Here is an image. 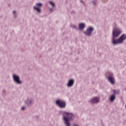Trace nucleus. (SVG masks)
Here are the masks:
<instances>
[{
  "instance_id": "nucleus-1",
  "label": "nucleus",
  "mask_w": 126,
  "mask_h": 126,
  "mask_svg": "<svg viewBox=\"0 0 126 126\" xmlns=\"http://www.w3.org/2000/svg\"><path fill=\"white\" fill-rule=\"evenodd\" d=\"M116 37L112 36V44L113 45H118V44H120L122 45L124 44V42L126 40V34H123L121 35V36L117 39H116Z\"/></svg>"
},
{
  "instance_id": "nucleus-2",
  "label": "nucleus",
  "mask_w": 126,
  "mask_h": 126,
  "mask_svg": "<svg viewBox=\"0 0 126 126\" xmlns=\"http://www.w3.org/2000/svg\"><path fill=\"white\" fill-rule=\"evenodd\" d=\"M74 120V115L73 113H68L67 117H64V124L65 126H71L70 121H73Z\"/></svg>"
},
{
  "instance_id": "nucleus-3",
  "label": "nucleus",
  "mask_w": 126,
  "mask_h": 126,
  "mask_svg": "<svg viewBox=\"0 0 126 126\" xmlns=\"http://www.w3.org/2000/svg\"><path fill=\"white\" fill-rule=\"evenodd\" d=\"M106 76L108 81L111 85H115L116 84V79L114 77V74L111 72H107L106 74Z\"/></svg>"
},
{
  "instance_id": "nucleus-4",
  "label": "nucleus",
  "mask_w": 126,
  "mask_h": 126,
  "mask_svg": "<svg viewBox=\"0 0 126 126\" xmlns=\"http://www.w3.org/2000/svg\"><path fill=\"white\" fill-rule=\"evenodd\" d=\"M55 104H56L57 106H59V108L61 109H65L66 107V103L65 101H63L60 98L56 100Z\"/></svg>"
},
{
  "instance_id": "nucleus-5",
  "label": "nucleus",
  "mask_w": 126,
  "mask_h": 126,
  "mask_svg": "<svg viewBox=\"0 0 126 126\" xmlns=\"http://www.w3.org/2000/svg\"><path fill=\"white\" fill-rule=\"evenodd\" d=\"M12 78L14 82L16 84H18V85H21V84H22V81L20 80V76H19V75L16 74H13Z\"/></svg>"
},
{
  "instance_id": "nucleus-6",
  "label": "nucleus",
  "mask_w": 126,
  "mask_h": 126,
  "mask_svg": "<svg viewBox=\"0 0 126 126\" xmlns=\"http://www.w3.org/2000/svg\"><path fill=\"white\" fill-rule=\"evenodd\" d=\"M24 103L27 107H32L34 103V98L33 97H28L24 101Z\"/></svg>"
},
{
  "instance_id": "nucleus-7",
  "label": "nucleus",
  "mask_w": 126,
  "mask_h": 126,
  "mask_svg": "<svg viewBox=\"0 0 126 126\" xmlns=\"http://www.w3.org/2000/svg\"><path fill=\"white\" fill-rule=\"evenodd\" d=\"M122 33V30L118 28H115L114 29L112 32V37H116L118 38L121 33Z\"/></svg>"
},
{
  "instance_id": "nucleus-8",
  "label": "nucleus",
  "mask_w": 126,
  "mask_h": 126,
  "mask_svg": "<svg viewBox=\"0 0 126 126\" xmlns=\"http://www.w3.org/2000/svg\"><path fill=\"white\" fill-rule=\"evenodd\" d=\"M41 6H43V3L41 2H37L36 3V6H33V9L34 10H36V13L38 14H40L41 12H42V10H41V8L40 7H41Z\"/></svg>"
},
{
  "instance_id": "nucleus-9",
  "label": "nucleus",
  "mask_w": 126,
  "mask_h": 126,
  "mask_svg": "<svg viewBox=\"0 0 126 126\" xmlns=\"http://www.w3.org/2000/svg\"><path fill=\"white\" fill-rule=\"evenodd\" d=\"M93 32H94V28L93 27H89L87 29V31L84 32V35L88 36V37H90V36H92Z\"/></svg>"
},
{
  "instance_id": "nucleus-10",
  "label": "nucleus",
  "mask_w": 126,
  "mask_h": 126,
  "mask_svg": "<svg viewBox=\"0 0 126 126\" xmlns=\"http://www.w3.org/2000/svg\"><path fill=\"white\" fill-rule=\"evenodd\" d=\"M89 102L91 104H99L100 103V97L98 96L94 97L90 100Z\"/></svg>"
},
{
  "instance_id": "nucleus-11",
  "label": "nucleus",
  "mask_w": 126,
  "mask_h": 126,
  "mask_svg": "<svg viewBox=\"0 0 126 126\" xmlns=\"http://www.w3.org/2000/svg\"><path fill=\"white\" fill-rule=\"evenodd\" d=\"M74 84V79H71L68 80V83L67 84V87L68 88H70V87H72Z\"/></svg>"
},
{
  "instance_id": "nucleus-12",
  "label": "nucleus",
  "mask_w": 126,
  "mask_h": 126,
  "mask_svg": "<svg viewBox=\"0 0 126 126\" xmlns=\"http://www.w3.org/2000/svg\"><path fill=\"white\" fill-rule=\"evenodd\" d=\"M60 113L63 116V120L64 121V117H67V115H68L69 112H67L65 111L62 110L60 111Z\"/></svg>"
},
{
  "instance_id": "nucleus-13",
  "label": "nucleus",
  "mask_w": 126,
  "mask_h": 126,
  "mask_svg": "<svg viewBox=\"0 0 126 126\" xmlns=\"http://www.w3.org/2000/svg\"><path fill=\"white\" fill-rule=\"evenodd\" d=\"M116 95H114V94H112L109 97V101L110 102H111V103H113L115 100H116Z\"/></svg>"
},
{
  "instance_id": "nucleus-14",
  "label": "nucleus",
  "mask_w": 126,
  "mask_h": 126,
  "mask_svg": "<svg viewBox=\"0 0 126 126\" xmlns=\"http://www.w3.org/2000/svg\"><path fill=\"white\" fill-rule=\"evenodd\" d=\"M85 24L84 23H81L79 24V28L80 30H83L85 28Z\"/></svg>"
},
{
  "instance_id": "nucleus-15",
  "label": "nucleus",
  "mask_w": 126,
  "mask_h": 126,
  "mask_svg": "<svg viewBox=\"0 0 126 126\" xmlns=\"http://www.w3.org/2000/svg\"><path fill=\"white\" fill-rule=\"evenodd\" d=\"M113 92L114 94L113 95H115V96L116 95H120V90H113Z\"/></svg>"
},
{
  "instance_id": "nucleus-16",
  "label": "nucleus",
  "mask_w": 126,
  "mask_h": 126,
  "mask_svg": "<svg viewBox=\"0 0 126 126\" xmlns=\"http://www.w3.org/2000/svg\"><path fill=\"white\" fill-rule=\"evenodd\" d=\"M49 3L50 5H52L53 7H56V4H55V2L53 1H49Z\"/></svg>"
},
{
  "instance_id": "nucleus-17",
  "label": "nucleus",
  "mask_w": 126,
  "mask_h": 126,
  "mask_svg": "<svg viewBox=\"0 0 126 126\" xmlns=\"http://www.w3.org/2000/svg\"><path fill=\"white\" fill-rule=\"evenodd\" d=\"M13 16L14 18H17V13H16V11H13Z\"/></svg>"
},
{
  "instance_id": "nucleus-18",
  "label": "nucleus",
  "mask_w": 126,
  "mask_h": 126,
  "mask_svg": "<svg viewBox=\"0 0 126 126\" xmlns=\"http://www.w3.org/2000/svg\"><path fill=\"white\" fill-rule=\"evenodd\" d=\"M92 2L94 6H96V5H97V0H93Z\"/></svg>"
},
{
  "instance_id": "nucleus-19",
  "label": "nucleus",
  "mask_w": 126,
  "mask_h": 126,
  "mask_svg": "<svg viewBox=\"0 0 126 126\" xmlns=\"http://www.w3.org/2000/svg\"><path fill=\"white\" fill-rule=\"evenodd\" d=\"M72 28H73V29H75L76 30H77V27H76V26H72Z\"/></svg>"
},
{
  "instance_id": "nucleus-20",
  "label": "nucleus",
  "mask_w": 126,
  "mask_h": 126,
  "mask_svg": "<svg viewBox=\"0 0 126 126\" xmlns=\"http://www.w3.org/2000/svg\"><path fill=\"white\" fill-rule=\"evenodd\" d=\"M53 9H54V7H52L49 8V10L50 11H53Z\"/></svg>"
},
{
  "instance_id": "nucleus-21",
  "label": "nucleus",
  "mask_w": 126,
  "mask_h": 126,
  "mask_svg": "<svg viewBox=\"0 0 126 126\" xmlns=\"http://www.w3.org/2000/svg\"><path fill=\"white\" fill-rule=\"evenodd\" d=\"M21 110L22 111H24V110H25V107L23 106V107H22Z\"/></svg>"
},
{
  "instance_id": "nucleus-22",
  "label": "nucleus",
  "mask_w": 126,
  "mask_h": 126,
  "mask_svg": "<svg viewBox=\"0 0 126 126\" xmlns=\"http://www.w3.org/2000/svg\"><path fill=\"white\" fill-rule=\"evenodd\" d=\"M81 2H82V3L84 4V1H83V0H81Z\"/></svg>"
}]
</instances>
